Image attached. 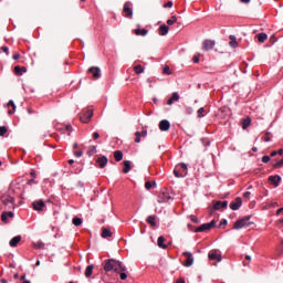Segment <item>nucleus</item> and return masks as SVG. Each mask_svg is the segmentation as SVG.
<instances>
[{
  "label": "nucleus",
  "instance_id": "nucleus-33",
  "mask_svg": "<svg viewBox=\"0 0 283 283\" xmlns=\"http://www.w3.org/2000/svg\"><path fill=\"white\" fill-rule=\"evenodd\" d=\"M94 271V264H91L85 270V277H92V273Z\"/></svg>",
  "mask_w": 283,
  "mask_h": 283
},
{
  "label": "nucleus",
  "instance_id": "nucleus-64",
  "mask_svg": "<svg viewBox=\"0 0 283 283\" xmlns=\"http://www.w3.org/2000/svg\"><path fill=\"white\" fill-rule=\"evenodd\" d=\"M0 283H8V280L1 279V280H0Z\"/></svg>",
  "mask_w": 283,
  "mask_h": 283
},
{
  "label": "nucleus",
  "instance_id": "nucleus-11",
  "mask_svg": "<svg viewBox=\"0 0 283 283\" xmlns=\"http://www.w3.org/2000/svg\"><path fill=\"white\" fill-rule=\"evenodd\" d=\"M113 271L115 273H123V271H127V269L125 268V265H123V262L115 260V265L113 268Z\"/></svg>",
  "mask_w": 283,
  "mask_h": 283
},
{
  "label": "nucleus",
  "instance_id": "nucleus-35",
  "mask_svg": "<svg viewBox=\"0 0 283 283\" xmlns=\"http://www.w3.org/2000/svg\"><path fill=\"white\" fill-rule=\"evenodd\" d=\"M102 238H112V231L107 228L102 229Z\"/></svg>",
  "mask_w": 283,
  "mask_h": 283
},
{
  "label": "nucleus",
  "instance_id": "nucleus-61",
  "mask_svg": "<svg viewBox=\"0 0 283 283\" xmlns=\"http://www.w3.org/2000/svg\"><path fill=\"white\" fill-rule=\"evenodd\" d=\"M282 211H283V207L276 210V216H280V213H282Z\"/></svg>",
  "mask_w": 283,
  "mask_h": 283
},
{
  "label": "nucleus",
  "instance_id": "nucleus-8",
  "mask_svg": "<svg viewBox=\"0 0 283 283\" xmlns=\"http://www.w3.org/2000/svg\"><path fill=\"white\" fill-rule=\"evenodd\" d=\"M92 116H94V112L88 109L80 117V120L81 123L87 124L92 120Z\"/></svg>",
  "mask_w": 283,
  "mask_h": 283
},
{
  "label": "nucleus",
  "instance_id": "nucleus-19",
  "mask_svg": "<svg viewBox=\"0 0 283 283\" xmlns=\"http://www.w3.org/2000/svg\"><path fill=\"white\" fill-rule=\"evenodd\" d=\"M178 101H180V94L174 92L171 97L167 101V105H174V103H178Z\"/></svg>",
  "mask_w": 283,
  "mask_h": 283
},
{
  "label": "nucleus",
  "instance_id": "nucleus-37",
  "mask_svg": "<svg viewBox=\"0 0 283 283\" xmlns=\"http://www.w3.org/2000/svg\"><path fill=\"white\" fill-rule=\"evenodd\" d=\"M72 223L75 226V227H81V224H83V219L82 218H73L72 220Z\"/></svg>",
  "mask_w": 283,
  "mask_h": 283
},
{
  "label": "nucleus",
  "instance_id": "nucleus-3",
  "mask_svg": "<svg viewBox=\"0 0 283 283\" xmlns=\"http://www.w3.org/2000/svg\"><path fill=\"white\" fill-rule=\"evenodd\" d=\"M174 174L176 178H185L188 174L187 164H179L176 166Z\"/></svg>",
  "mask_w": 283,
  "mask_h": 283
},
{
  "label": "nucleus",
  "instance_id": "nucleus-29",
  "mask_svg": "<svg viewBox=\"0 0 283 283\" xmlns=\"http://www.w3.org/2000/svg\"><path fill=\"white\" fill-rule=\"evenodd\" d=\"M156 216H148L147 223L150 224V227L154 229L156 227Z\"/></svg>",
  "mask_w": 283,
  "mask_h": 283
},
{
  "label": "nucleus",
  "instance_id": "nucleus-57",
  "mask_svg": "<svg viewBox=\"0 0 283 283\" xmlns=\"http://www.w3.org/2000/svg\"><path fill=\"white\" fill-rule=\"evenodd\" d=\"M243 197H245L249 200V198H251V192H249V191L244 192Z\"/></svg>",
  "mask_w": 283,
  "mask_h": 283
},
{
  "label": "nucleus",
  "instance_id": "nucleus-24",
  "mask_svg": "<svg viewBox=\"0 0 283 283\" xmlns=\"http://www.w3.org/2000/svg\"><path fill=\"white\" fill-rule=\"evenodd\" d=\"M134 32L136 36H147V34H149L147 29H135Z\"/></svg>",
  "mask_w": 283,
  "mask_h": 283
},
{
  "label": "nucleus",
  "instance_id": "nucleus-28",
  "mask_svg": "<svg viewBox=\"0 0 283 283\" xmlns=\"http://www.w3.org/2000/svg\"><path fill=\"white\" fill-rule=\"evenodd\" d=\"M21 242V235L12 238L9 242L10 247H17Z\"/></svg>",
  "mask_w": 283,
  "mask_h": 283
},
{
  "label": "nucleus",
  "instance_id": "nucleus-46",
  "mask_svg": "<svg viewBox=\"0 0 283 283\" xmlns=\"http://www.w3.org/2000/svg\"><path fill=\"white\" fill-rule=\"evenodd\" d=\"M0 50H2V52H4L7 56L10 54V49L8 46H1Z\"/></svg>",
  "mask_w": 283,
  "mask_h": 283
},
{
  "label": "nucleus",
  "instance_id": "nucleus-7",
  "mask_svg": "<svg viewBox=\"0 0 283 283\" xmlns=\"http://www.w3.org/2000/svg\"><path fill=\"white\" fill-rule=\"evenodd\" d=\"M171 200V195L169 193V191H163L159 196H158V202L160 205H163V202H169Z\"/></svg>",
  "mask_w": 283,
  "mask_h": 283
},
{
  "label": "nucleus",
  "instance_id": "nucleus-2",
  "mask_svg": "<svg viewBox=\"0 0 283 283\" xmlns=\"http://www.w3.org/2000/svg\"><path fill=\"white\" fill-rule=\"evenodd\" d=\"M251 224H253V222L251 221V217H244L242 219H238L234 222L233 229H244L247 227H251Z\"/></svg>",
  "mask_w": 283,
  "mask_h": 283
},
{
  "label": "nucleus",
  "instance_id": "nucleus-47",
  "mask_svg": "<svg viewBox=\"0 0 283 283\" xmlns=\"http://www.w3.org/2000/svg\"><path fill=\"white\" fill-rule=\"evenodd\" d=\"M271 161V157L270 156H263L262 157V163L266 164V163H270Z\"/></svg>",
  "mask_w": 283,
  "mask_h": 283
},
{
  "label": "nucleus",
  "instance_id": "nucleus-41",
  "mask_svg": "<svg viewBox=\"0 0 283 283\" xmlns=\"http://www.w3.org/2000/svg\"><path fill=\"white\" fill-rule=\"evenodd\" d=\"M8 134V128L6 126H0V136H6Z\"/></svg>",
  "mask_w": 283,
  "mask_h": 283
},
{
  "label": "nucleus",
  "instance_id": "nucleus-22",
  "mask_svg": "<svg viewBox=\"0 0 283 283\" xmlns=\"http://www.w3.org/2000/svg\"><path fill=\"white\" fill-rule=\"evenodd\" d=\"M209 260H217V262H222V256L220 254H218V252L216 251H211L208 254Z\"/></svg>",
  "mask_w": 283,
  "mask_h": 283
},
{
  "label": "nucleus",
  "instance_id": "nucleus-13",
  "mask_svg": "<svg viewBox=\"0 0 283 283\" xmlns=\"http://www.w3.org/2000/svg\"><path fill=\"white\" fill-rule=\"evenodd\" d=\"M269 182L270 185H274V187H280V182H282V177H280V175L270 176Z\"/></svg>",
  "mask_w": 283,
  "mask_h": 283
},
{
  "label": "nucleus",
  "instance_id": "nucleus-23",
  "mask_svg": "<svg viewBox=\"0 0 283 283\" xmlns=\"http://www.w3.org/2000/svg\"><path fill=\"white\" fill-rule=\"evenodd\" d=\"M25 72H28V69L25 66H15L14 67V73L18 76H23V74H25Z\"/></svg>",
  "mask_w": 283,
  "mask_h": 283
},
{
  "label": "nucleus",
  "instance_id": "nucleus-34",
  "mask_svg": "<svg viewBox=\"0 0 283 283\" xmlns=\"http://www.w3.org/2000/svg\"><path fill=\"white\" fill-rule=\"evenodd\" d=\"M114 158H115L116 163H120V160H123V151L116 150L114 153Z\"/></svg>",
  "mask_w": 283,
  "mask_h": 283
},
{
  "label": "nucleus",
  "instance_id": "nucleus-49",
  "mask_svg": "<svg viewBox=\"0 0 283 283\" xmlns=\"http://www.w3.org/2000/svg\"><path fill=\"white\" fill-rule=\"evenodd\" d=\"M164 74H167V75L171 74V69H169V66H165Z\"/></svg>",
  "mask_w": 283,
  "mask_h": 283
},
{
  "label": "nucleus",
  "instance_id": "nucleus-12",
  "mask_svg": "<svg viewBox=\"0 0 283 283\" xmlns=\"http://www.w3.org/2000/svg\"><path fill=\"white\" fill-rule=\"evenodd\" d=\"M32 206L34 211H43V209L45 208V202L43 201V199H40L38 201H33Z\"/></svg>",
  "mask_w": 283,
  "mask_h": 283
},
{
  "label": "nucleus",
  "instance_id": "nucleus-36",
  "mask_svg": "<svg viewBox=\"0 0 283 283\" xmlns=\"http://www.w3.org/2000/svg\"><path fill=\"white\" fill-rule=\"evenodd\" d=\"M134 72H135V74H143V72H145V67H143V65L138 64V65L134 66Z\"/></svg>",
  "mask_w": 283,
  "mask_h": 283
},
{
  "label": "nucleus",
  "instance_id": "nucleus-18",
  "mask_svg": "<svg viewBox=\"0 0 283 283\" xmlns=\"http://www.w3.org/2000/svg\"><path fill=\"white\" fill-rule=\"evenodd\" d=\"M96 163L101 169H105V167H107L108 159L106 156H102L97 158Z\"/></svg>",
  "mask_w": 283,
  "mask_h": 283
},
{
  "label": "nucleus",
  "instance_id": "nucleus-60",
  "mask_svg": "<svg viewBox=\"0 0 283 283\" xmlns=\"http://www.w3.org/2000/svg\"><path fill=\"white\" fill-rule=\"evenodd\" d=\"M275 156H277V150H274V151L271 153V158H273Z\"/></svg>",
  "mask_w": 283,
  "mask_h": 283
},
{
  "label": "nucleus",
  "instance_id": "nucleus-10",
  "mask_svg": "<svg viewBox=\"0 0 283 283\" xmlns=\"http://www.w3.org/2000/svg\"><path fill=\"white\" fill-rule=\"evenodd\" d=\"M114 265H115L114 259L106 260L104 263V271H106V273H109V271H114Z\"/></svg>",
  "mask_w": 283,
  "mask_h": 283
},
{
  "label": "nucleus",
  "instance_id": "nucleus-43",
  "mask_svg": "<svg viewBox=\"0 0 283 283\" xmlns=\"http://www.w3.org/2000/svg\"><path fill=\"white\" fill-rule=\"evenodd\" d=\"M190 220H191V222H193L195 224H198V222H200V220L198 219V217H196V216H193V214L190 216Z\"/></svg>",
  "mask_w": 283,
  "mask_h": 283
},
{
  "label": "nucleus",
  "instance_id": "nucleus-6",
  "mask_svg": "<svg viewBox=\"0 0 283 283\" xmlns=\"http://www.w3.org/2000/svg\"><path fill=\"white\" fill-rule=\"evenodd\" d=\"M182 255L185 258H187L186 262L184 263V266H187V268L193 266V253L186 251V252L182 253Z\"/></svg>",
  "mask_w": 283,
  "mask_h": 283
},
{
  "label": "nucleus",
  "instance_id": "nucleus-59",
  "mask_svg": "<svg viewBox=\"0 0 283 283\" xmlns=\"http://www.w3.org/2000/svg\"><path fill=\"white\" fill-rule=\"evenodd\" d=\"M193 63H200V57L193 56Z\"/></svg>",
  "mask_w": 283,
  "mask_h": 283
},
{
  "label": "nucleus",
  "instance_id": "nucleus-27",
  "mask_svg": "<svg viewBox=\"0 0 283 283\" xmlns=\"http://www.w3.org/2000/svg\"><path fill=\"white\" fill-rule=\"evenodd\" d=\"M157 247H159V249H167L168 245L165 244V237H159L157 240Z\"/></svg>",
  "mask_w": 283,
  "mask_h": 283
},
{
  "label": "nucleus",
  "instance_id": "nucleus-31",
  "mask_svg": "<svg viewBox=\"0 0 283 283\" xmlns=\"http://www.w3.org/2000/svg\"><path fill=\"white\" fill-rule=\"evenodd\" d=\"M251 125V117H247L242 119V129H249Z\"/></svg>",
  "mask_w": 283,
  "mask_h": 283
},
{
  "label": "nucleus",
  "instance_id": "nucleus-5",
  "mask_svg": "<svg viewBox=\"0 0 283 283\" xmlns=\"http://www.w3.org/2000/svg\"><path fill=\"white\" fill-rule=\"evenodd\" d=\"M124 17H126V19H132L134 17V9H132V2H125L124 3Z\"/></svg>",
  "mask_w": 283,
  "mask_h": 283
},
{
  "label": "nucleus",
  "instance_id": "nucleus-54",
  "mask_svg": "<svg viewBox=\"0 0 283 283\" xmlns=\"http://www.w3.org/2000/svg\"><path fill=\"white\" fill-rule=\"evenodd\" d=\"M186 114H189V115L193 114V108L187 107L186 108Z\"/></svg>",
  "mask_w": 283,
  "mask_h": 283
},
{
  "label": "nucleus",
  "instance_id": "nucleus-25",
  "mask_svg": "<svg viewBox=\"0 0 283 283\" xmlns=\"http://www.w3.org/2000/svg\"><path fill=\"white\" fill-rule=\"evenodd\" d=\"M7 107H12V109L8 111L9 115L14 114L17 112V105L14 104V101L10 99L7 104Z\"/></svg>",
  "mask_w": 283,
  "mask_h": 283
},
{
  "label": "nucleus",
  "instance_id": "nucleus-20",
  "mask_svg": "<svg viewBox=\"0 0 283 283\" xmlns=\"http://www.w3.org/2000/svg\"><path fill=\"white\" fill-rule=\"evenodd\" d=\"M227 207H229V201H217L213 206V209L219 211V209H227Z\"/></svg>",
  "mask_w": 283,
  "mask_h": 283
},
{
  "label": "nucleus",
  "instance_id": "nucleus-63",
  "mask_svg": "<svg viewBox=\"0 0 283 283\" xmlns=\"http://www.w3.org/2000/svg\"><path fill=\"white\" fill-rule=\"evenodd\" d=\"M177 283H186V282H185V279H179L177 280Z\"/></svg>",
  "mask_w": 283,
  "mask_h": 283
},
{
  "label": "nucleus",
  "instance_id": "nucleus-26",
  "mask_svg": "<svg viewBox=\"0 0 283 283\" xmlns=\"http://www.w3.org/2000/svg\"><path fill=\"white\" fill-rule=\"evenodd\" d=\"M129 171H132V161L125 160L123 174H129Z\"/></svg>",
  "mask_w": 283,
  "mask_h": 283
},
{
  "label": "nucleus",
  "instance_id": "nucleus-62",
  "mask_svg": "<svg viewBox=\"0 0 283 283\" xmlns=\"http://www.w3.org/2000/svg\"><path fill=\"white\" fill-rule=\"evenodd\" d=\"M276 154H279V156H282L283 155V149L281 148V149L276 150Z\"/></svg>",
  "mask_w": 283,
  "mask_h": 283
},
{
  "label": "nucleus",
  "instance_id": "nucleus-44",
  "mask_svg": "<svg viewBox=\"0 0 283 283\" xmlns=\"http://www.w3.org/2000/svg\"><path fill=\"white\" fill-rule=\"evenodd\" d=\"M135 136H136L135 143H140V138H143L142 135H140V132H136Z\"/></svg>",
  "mask_w": 283,
  "mask_h": 283
},
{
  "label": "nucleus",
  "instance_id": "nucleus-58",
  "mask_svg": "<svg viewBox=\"0 0 283 283\" xmlns=\"http://www.w3.org/2000/svg\"><path fill=\"white\" fill-rule=\"evenodd\" d=\"M140 136H142V138L147 137V130H143V132L140 133Z\"/></svg>",
  "mask_w": 283,
  "mask_h": 283
},
{
  "label": "nucleus",
  "instance_id": "nucleus-53",
  "mask_svg": "<svg viewBox=\"0 0 283 283\" xmlns=\"http://www.w3.org/2000/svg\"><path fill=\"white\" fill-rule=\"evenodd\" d=\"M74 156H76V158H81L83 156V150L75 151Z\"/></svg>",
  "mask_w": 283,
  "mask_h": 283
},
{
  "label": "nucleus",
  "instance_id": "nucleus-9",
  "mask_svg": "<svg viewBox=\"0 0 283 283\" xmlns=\"http://www.w3.org/2000/svg\"><path fill=\"white\" fill-rule=\"evenodd\" d=\"M213 48H216V41L213 40L203 41L202 50H205L206 52H209V50H213Z\"/></svg>",
  "mask_w": 283,
  "mask_h": 283
},
{
  "label": "nucleus",
  "instance_id": "nucleus-1",
  "mask_svg": "<svg viewBox=\"0 0 283 283\" xmlns=\"http://www.w3.org/2000/svg\"><path fill=\"white\" fill-rule=\"evenodd\" d=\"M4 209H14L17 203L14 202V198L10 195H2L0 198Z\"/></svg>",
  "mask_w": 283,
  "mask_h": 283
},
{
  "label": "nucleus",
  "instance_id": "nucleus-17",
  "mask_svg": "<svg viewBox=\"0 0 283 283\" xmlns=\"http://www.w3.org/2000/svg\"><path fill=\"white\" fill-rule=\"evenodd\" d=\"M8 218H14V212H12V211H4V212H2L1 221L4 224H8V222H9Z\"/></svg>",
  "mask_w": 283,
  "mask_h": 283
},
{
  "label": "nucleus",
  "instance_id": "nucleus-50",
  "mask_svg": "<svg viewBox=\"0 0 283 283\" xmlns=\"http://www.w3.org/2000/svg\"><path fill=\"white\" fill-rule=\"evenodd\" d=\"M151 187H153L151 181L145 182V189L149 190V189H151Z\"/></svg>",
  "mask_w": 283,
  "mask_h": 283
},
{
  "label": "nucleus",
  "instance_id": "nucleus-30",
  "mask_svg": "<svg viewBox=\"0 0 283 283\" xmlns=\"http://www.w3.org/2000/svg\"><path fill=\"white\" fill-rule=\"evenodd\" d=\"M229 39H230V42H229L230 48H238V39L235 38V35H230Z\"/></svg>",
  "mask_w": 283,
  "mask_h": 283
},
{
  "label": "nucleus",
  "instance_id": "nucleus-56",
  "mask_svg": "<svg viewBox=\"0 0 283 283\" xmlns=\"http://www.w3.org/2000/svg\"><path fill=\"white\" fill-rule=\"evenodd\" d=\"M19 59H21V54L19 53L13 54V61H19Z\"/></svg>",
  "mask_w": 283,
  "mask_h": 283
},
{
  "label": "nucleus",
  "instance_id": "nucleus-16",
  "mask_svg": "<svg viewBox=\"0 0 283 283\" xmlns=\"http://www.w3.org/2000/svg\"><path fill=\"white\" fill-rule=\"evenodd\" d=\"M90 74L93 78H101V69L98 66H92L88 69Z\"/></svg>",
  "mask_w": 283,
  "mask_h": 283
},
{
  "label": "nucleus",
  "instance_id": "nucleus-40",
  "mask_svg": "<svg viewBox=\"0 0 283 283\" xmlns=\"http://www.w3.org/2000/svg\"><path fill=\"white\" fill-rule=\"evenodd\" d=\"M282 167H283V159H281L280 161L273 165V169H282Z\"/></svg>",
  "mask_w": 283,
  "mask_h": 283
},
{
  "label": "nucleus",
  "instance_id": "nucleus-38",
  "mask_svg": "<svg viewBox=\"0 0 283 283\" xmlns=\"http://www.w3.org/2000/svg\"><path fill=\"white\" fill-rule=\"evenodd\" d=\"M96 154V146H90L87 150V156L92 157Z\"/></svg>",
  "mask_w": 283,
  "mask_h": 283
},
{
  "label": "nucleus",
  "instance_id": "nucleus-15",
  "mask_svg": "<svg viewBox=\"0 0 283 283\" xmlns=\"http://www.w3.org/2000/svg\"><path fill=\"white\" fill-rule=\"evenodd\" d=\"M171 124L169 123V120L163 119L161 122H159L160 132H169Z\"/></svg>",
  "mask_w": 283,
  "mask_h": 283
},
{
  "label": "nucleus",
  "instance_id": "nucleus-39",
  "mask_svg": "<svg viewBox=\"0 0 283 283\" xmlns=\"http://www.w3.org/2000/svg\"><path fill=\"white\" fill-rule=\"evenodd\" d=\"M178 22V18L176 15H172L169 20H167L168 25H174V23Z\"/></svg>",
  "mask_w": 283,
  "mask_h": 283
},
{
  "label": "nucleus",
  "instance_id": "nucleus-51",
  "mask_svg": "<svg viewBox=\"0 0 283 283\" xmlns=\"http://www.w3.org/2000/svg\"><path fill=\"white\" fill-rule=\"evenodd\" d=\"M164 8H174V2L168 1L167 3L164 4Z\"/></svg>",
  "mask_w": 283,
  "mask_h": 283
},
{
  "label": "nucleus",
  "instance_id": "nucleus-42",
  "mask_svg": "<svg viewBox=\"0 0 283 283\" xmlns=\"http://www.w3.org/2000/svg\"><path fill=\"white\" fill-rule=\"evenodd\" d=\"M198 117H199V118H205V107H200V108L198 109Z\"/></svg>",
  "mask_w": 283,
  "mask_h": 283
},
{
  "label": "nucleus",
  "instance_id": "nucleus-52",
  "mask_svg": "<svg viewBox=\"0 0 283 283\" xmlns=\"http://www.w3.org/2000/svg\"><path fill=\"white\" fill-rule=\"evenodd\" d=\"M98 138H101V134L98 132L93 133V139L98 140Z\"/></svg>",
  "mask_w": 283,
  "mask_h": 283
},
{
  "label": "nucleus",
  "instance_id": "nucleus-55",
  "mask_svg": "<svg viewBox=\"0 0 283 283\" xmlns=\"http://www.w3.org/2000/svg\"><path fill=\"white\" fill-rule=\"evenodd\" d=\"M34 182H36V181L34 180V178H32V179H29V180H28L27 185H29L30 187H32V185H34Z\"/></svg>",
  "mask_w": 283,
  "mask_h": 283
},
{
  "label": "nucleus",
  "instance_id": "nucleus-14",
  "mask_svg": "<svg viewBox=\"0 0 283 283\" xmlns=\"http://www.w3.org/2000/svg\"><path fill=\"white\" fill-rule=\"evenodd\" d=\"M242 207V198L238 197L233 202L230 203V209L232 211H238Z\"/></svg>",
  "mask_w": 283,
  "mask_h": 283
},
{
  "label": "nucleus",
  "instance_id": "nucleus-48",
  "mask_svg": "<svg viewBox=\"0 0 283 283\" xmlns=\"http://www.w3.org/2000/svg\"><path fill=\"white\" fill-rule=\"evenodd\" d=\"M120 275V280H127V273L125 271L118 272Z\"/></svg>",
  "mask_w": 283,
  "mask_h": 283
},
{
  "label": "nucleus",
  "instance_id": "nucleus-45",
  "mask_svg": "<svg viewBox=\"0 0 283 283\" xmlns=\"http://www.w3.org/2000/svg\"><path fill=\"white\" fill-rule=\"evenodd\" d=\"M35 249H45V243H43V242H38V243L35 244Z\"/></svg>",
  "mask_w": 283,
  "mask_h": 283
},
{
  "label": "nucleus",
  "instance_id": "nucleus-32",
  "mask_svg": "<svg viewBox=\"0 0 283 283\" xmlns=\"http://www.w3.org/2000/svg\"><path fill=\"white\" fill-rule=\"evenodd\" d=\"M256 39H258L259 43H264V41H266V39H269V35L266 33H259L256 35Z\"/></svg>",
  "mask_w": 283,
  "mask_h": 283
},
{
  "label": "nucleus",
  "instance_id": "nucleus-4",
  "mask_svg": "<svg viewBox=\"0 0 283 283\" xmlns=\"http://www.w3.org/2000/svg\"><path fill=\"white\" fill-rule=\"evenodd\" d=\"M213 227H216V220H212L209 223H203L200 227H198L195 230V233H205V231H211V229H213Z\"/></svg>",
  "mask_w": 283,
  "mask_h": 283
},
{
  "label": "nucleus",
  "instance_id": "nucleus-21",
  "mask_svg": "<svg viewBox=\"0 0 283 283\" xmlns=\"http://www.w3.org/2000/svg\"><path fill=\"white\" fill-rule=\"evenodd\" d=\"M158 33L160 36H167L169 34V27L167 24H163L158 29Z\"/></svg>",
  "mask_w": 283,
  "mask_h": 283
}]
</instances>
